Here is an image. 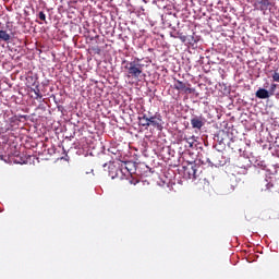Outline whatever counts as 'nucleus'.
<instances>
[{
    "label": "nucleus",
    "instance_id": "f257e3e1",
    "mask_svg": "<svg viewBox=\"0 0 279 279\" xmlns=\"http://www.w3.org/2000/svg\"><path fill=\"white\" fill-rule=\"evenodd\" d=\"M124 69L126 71V77H132L133 80H141V77H145V73H143V64H141V59H135L134 61L122 62Z\"/></svg>",
    "mask_w": 279,
    "mask_h": 279
},
{
    "label": "nucleus",
    "instance_id": "f03ea898",
    "mask_svg": "<svg viewBox=\"0 0 279 279\" xmlns=\"http://www.w3.org/2000/svg\"><path fill=\"white\" fill-rule=\"evenodd\" d=\"M207 162L214 167H223L228 161L223 157V153H221V150H217L210 155V158H207Z\"/></svg>",
    "mask_w": 279,
    "mask_h": 279
},
{
    "label": "nucleus",
    "instance_id": "7ed1b4c3",
    "mask_svg": "<svg viewBox=\"0 0 279 279\" xmlns=\"http://www.w3.org/2000/svg\"><path fill=\"white\" fill-rule=\"evenodd\" d=\"M173 88L175 90H180L181 93H185L187 95H193V93H195V88H191L186 86V83L180 80H174Z\"/></svg>",
    "mask_w": 279,
    "mask_h": 279
},
{
    "label": "nucleus",
    "instance_id": "20e7f679",
    "mask_svg": "<svg viewBox=\"0 0 279 279\" xmlns=\"http://www.w3.org/2000/svg\"><path fill=\"white\" fill-rule=\"evenodd\" d=\"M274 178L269 177L268 179H265L260 181L258 189L262 193H265L267 191H274L276 184L274 183Z\"/></svg>",
    "mask_w": 279,
    "mask_h": 279
},
{
    "label": "nucleus",
    "instance_id": "39448f33",
    "mask_svg": "<svg viewBox=\"0 0 279 279\" xmlns=\"http://www.w3.org/2000/svg\"><path fill=\"white\" fill-rule=\"evenodd\" d=\"M184 177L187 180H197V165L191 163L184 168Z\"/></svg>",
    "mask_w": 279,
    "mask_h": 279
},
{
    "label": "nucleus",
    "instance_id": "423d86ee",
    "mask_svg": "<svg viewBox=\"0 0 279 279\" xmlns=\"http://www.w3.org/2000/svg\"><path fill=\"white\" fill-rule=\"evenodd\" d=\"M191 125L193 130H202V128L206 125V119L202 116H195L191 119Z\"/></svg>",
    "mask_w": 279,
    "mask_h": 279
},
{
    "label": "nucleus",
    "instance_id": "0eeeda50",
    "mask_svg": "<svg viewBox=\"0 0 279 279\" xmlns=\"http://www.w3.org/2000/svg\"><path fill=\"white\" fill-rule=\"evenodd\" d=\"M255 97H257V99H269L271 96L269 94V90L265 89V88H259L256 93H255Z\"/></svg>",
    "mask_w": 279,
    "mask_h": 279
},
{
    "label": "nucleus",
    "instance_id": "6e6552de",
    "mask_svg": "<svg viewBox=\"0 0 279 279\" xmlns=\"http://www.w3.org/2000/svg\"><path fill=\"white\" fill-rule=\"evenodd\" d=\"M269 5H271V2H269V0H259L257 2V9L262 10L263 12H265V10H268Z\"/></svg>",
    "mask_w": 279,
    "mask_h": 279
},
{
    "label": "nucleus",
    "instance_id": "1a4fd4ad",
    "mask_svg": "<svg viewBox=\"0 0 279 279\" xmlns=\"http://www.w3.org/2000/svg\"><path fill=\"white\" fill-rule=\"evenodd\" d=\"M160 118H158L157 116H153L148 118V126L153 125V128H160Z\"/></svg>",
    "mask_w": 279,
    "mask_h": 279
},
{
    "label": "nucleus",
    "instance_id": "9d476101",
    "mask_svg": "<svg viewBox=\"0 0 279 279\" xmlns=\"http://www.w3.org/2000/svg\"><path fill=\"white\" fill-rule=\"evenodd\" d=\"M185 143V149H193V145H195V136L183 140Z\"/></svg>",
    "mask_w": 279,
    "mask_h": 279
},
{
    "label": "nucleus",
    "instance_id": "9b49d317",
    "mask_svg": "<svg viewBox=\"0 0 279 279\" xmlns=\"http://www.w3.org/2000/svg\"><path fill=\"white\" fill-rule=\"evenodd\" d=\"M10 34H8L7 31L0 29V40H3L4 43H10Z\"/></svg>",
    "mask_w": 279,
    "mask_h": 279
},
{
    "label": "nucleus",
    "instance_id": "f8f14e48",
    "mask_svg": "<svg viewBox=\"0 0 279 279\" xmlns=\"http://www.w3.org/2000/svg\"><path fill=\"white\" fill-rule=\"evenodd\" d=\"M31 90L36 95L35 99H43V94H40V88H38V86H36L35 89L32 88Z\"/></svg>",
    "mask_w": 279,
    "mask_h": 279
},
{
    "label": "nucleus",
    "instance_id": "ddd939ff",
    "mask_svg": "<svg viewBox=\"0 0 279 279\" xmlns=\"http://www.w3.org/2000/svg\"><path fill=\"white\" fill-rule=\"evenodd\" d=\"M276 88H278V85H277L276 83H272V84L270 85L269 90H268L270 97L274 96V95H276Z\"/></svg>",
    "mask_w": 279,
    "mask_h": 279
},
{
    "label": "nucleus",
    "instance_id": "4468645a",
    "mask_svg": "<svg viewBox=\"0 0 279 279\" xmlns=\"http://www.w3.org/2000/svg\"><path fill=\"white\" fill-rule=\"evenodd\" d=\"M138 123L142 128H149V120L138 118Z\"/></svg>",
    "mask_w": 279,
    "mask_h": 279
},
{
    "label": "nucleus",
    "instance_id": "2eb2a0df",
    "mask_svg": "<svg viewBox=\"0 0 279 279\" xmlns=\"http://www.w3.org/2000/svg\"><path fill=\"white\" fill-rule=\"evenodd\" d=\"M272 82H278L279 83V72L275 71L272 74Z\"/></svg>",
    "mask_w": 279,
    "mask_h": 279
},
{
    "label": "nucleus",
    "instance_id": "dca6fc26",
    "mask_svg": "<svg viewBox=\"0 0 279 279\" xmlns=\"http://www.w3.org/2000/svg\"><path fill=\"white\" fill-rule=\"evenodd\" d=\"M39 19L40 21H47V15H45V12L43 11L39 12Z\"/></svg>",
    "mask_w": 279,
    "mask_h": 279
},
{
    "label": "nucleus",
    "instance_id": "f3484780",
    "mask_svg": "<svg viewBox=\"0 0 279 279\" xmlns=\"http://www.w3.org/2000/svg\"><path fill=\"white\" fill-rule=\"evenodd\" d=\"M179 38L181 39L182 43H186V35H179Z\"/></svg>",
    "mask_w": 279,
    "mask_h": 279
},
{
    "label": "nucleus",
    "instance_id": "a211bd4d",
    "mask_svg": "<svg viewBox=\"0 0 279 279\" xmlns=\"http://www.w3.org/2000/svg\"><path fill=\"white\" fill-rule=\"evenodd\" d=\"M138 119L149 120V118H147V114L145 113L142 117H138Z\"/></svg>",
    "mask_w": 279,
    "mask_h": 279
}]
</instances>
